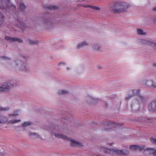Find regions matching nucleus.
Instances as JSON below:
<instances>
[{"instance_id":"6","label":"nucleus","mask_w":156,"mask_h":156,"mask_svg":"<svg viewBox=\"0 0 156 156\" xmlns=\"http://www.w3.org/2000/svg\"><path fill=\"white\" fill-rule=\"evenodd\" d=\"M15 62L17 69L23 71H27L30 69L28 66L22 61H17Z\"/></svg>"},{"instance_id":"18","label":"nucleus","mask_w":156,"mask_h":156,"mask_svg":"<svg viewBox=\"0 0 156 156\" xmlns=\"http://www.w3.org/2000/svg\"><path fill=\"white\" fill-rule=\"evenodd\" d=\"M20 112V110L18 109L15 111L12 114H10L9 115V117H10L11 116H16L19 115V113Z\"/></svg>"},{"instance_id":"33","label":"nucleus","mask_w":156,"mask_h":156,"mask_svg":"<svg viewBox=\"0 0 156 156\" xmlns=\"http://www.w3.org/2000/svg\"><path fill=\"white\" fill-rule=\"evenodd\" d=\"M2 59L5 60L9 61L11 60L10 58L6 56H2L1 57Z\"/></svg>"},{"instance_id":"31","label":"nucleus","mask_w":156,"mask_h":156,"mask_svg":"<svg viewBox=\"0 0 156 156\" xmlns=\"http://www.w3.org/2000/svg\"><path fill=\"white\" fill-rule=\"evenodd\" d=\"M66 65V63L64 62H60L57 63V65L58 66H65Z\"/></svg>"},{"instance_id":"8","label":"nucleus","mask_w":156,"mask_h":156,"mask_svg":"<svg viewBox=\"0 0 156 156\" xmlns=\"http://www.w3.org/2000/svg\"><path fill=\"white\" fill-rule=\"evenodd\" d=\"M112 151H114L116 154L118 155H128L129 153V151L124 150H118L115 149H112Z\"/></svg>"},{"instance_id":"7","label":"nucleus","mask_w":156,"mask_h":156,"mask_svg":"<svg viewBox=\"0 0 156 156\" xmlns=\"http://www.w3.org/2000/svg\"><path fill=\"white\" fill-rule=\"evenodd\" d=\"M140 42L144 44H146L152 46L156 49V42L153 40H140Z\"/></svg>"},{"instance_id":"17","label":"nucleus","mask_w":156,"mask_h":156,"mask_svg":"<svg viewBox=\"0 0 156 156\" xmlns=\"http://www.w3.org/2000/svg\"><path fill=\"white\" fill-rule=\"evenodd\" d=\"M29 135L31 138H37L39 137V135L35 133L29 132Z\"/></svg>"},{"instance_id":"39","label":"nucleus","mask_w":156,"mask_h":156,"mask_svg":"<svg viewBox=\"0 0 156 156\" xmlns=\"http://www.w3.org/2000/svg\"><path fill=\"white\" fill-rule=\"evenodd\" d=\"M113 144V143H110L109 144L110 145H112Z\"/></svg>"},{"instance_id":"12","label":"nucleus","mask_w":156,"mask_h":156,"mask_svg":"<svg viewBox=\"0 0 156 156\" xmlns=\"http://www.w3.org/2000/svg\"><path fill=\"white\" fill-rule=\"evenodd\" d=\"M148 108L150 111H156V101L151 102L149 105Z\"/></svg>"},{"instance_id":"4","label":"nucleus","mask_w":156,"mask_h":156,"mask_svg":"<svg viewBox=\"0 0 156 156\" xmlns=\"http://www.w3.org/2000/svg\"><path fill=\"white\" fill-rule=\"evenodd\" d=\"M19 84L18 82L15 80H11L0 84L1 92H8L13 87H16Z\"/></svg>"},{"instance_id":"41","label":"nucleus","mask_w":156,"mask_h":156,"mask_svg":"<svg viewBox=\"0 0 156 156\" xmlns=\"http://www.w3.org/2000/svg\"><path fill=\"white\" fill-rule=\"evenodd\" d=\"M153 66L154 67H156V64H154Z\"/></svg>"},{"instance_id":"2","label":"nucleus","mask_w":156,"mask_h":156,"mask_svg":"<svg viewBox=\"0 0 156 156\" xmlns=\"http://www.w3.org/2000/svg\"><path fill=\"white\" fill-rule=\"evenodd\" d=\"M51 134L52 135H54L57 138H61L64 140H66L70 141V142L71 145L72 146L81 147L83 146V144L79 142L76 141L73 139L68 137L67 136L62 134L58 133H55L53 131L51 132Z\"/></svg>"},{"instance_id":"10","label":"nucleus","mask_w":156,"mask_h":156,"mask_svg":"<svg viewBox=\"0 0 156 156\" xmlns=\"http://www.w3.org/2000/svg\"><path fill=\"white\" fill-rule=\"evenodd\" d=\"M93 51L95 52H99L102 51L100 44L99 43H94L92 45Z\"/></svg>"},{"instance_id":"42","label":"nucleus","mask_w":156,"mask_h":156,"mask_svg":"<svg viewBox=\"0 0 156 156\" xmlns=\"http://www.w3.org/2000/svg\"><path fill=\"white\" fill-rule=\"evenodd\" d=\"M0 156H2V154L0 152Z\"/></svg>"},{"instance_id":"16","label":"nucleus","mask_w":156,"mask_h":156,"mask_svg":"<svg viewBox=\"0 0 156 156\" xmlns=\"http://www.w3.org/2000/svg\"><path fill=\"white\" fill-rule=\"evenodd\" d=\"M146 151L152 154L154 156H156V149L153 148H147L145 151V152Z\"/></svg>"},{"instance_id":"3","label":"nucleus","mask_w":156,"mask_h":156,"mask_svg":"<svg viewBox=\"0 0 156 156\" xmlns=\"http://www.w3.org/2000/svg\"><path fill=\"white\" fill-rule=\"evenodd\" d=\"M129 5L126 2H115L113 6L111 7L112 10L115 13L124 12L126 10Z\"/></svg>"},{"instance_id":"32","label":"nucleus","mask_w":156,"mask_h":156,"mask_svg":"<svg viewBox=\"0 0 156 156\" xmlns=\"http://www.w3.org/2000/svg\"><path fill=\"white\" fill-rule=\"evenodd\" d=\"M145 147V146L144 145H141L140 146L137 145V149L140 151L142 150Z\"/></svg>"},{"instance_id":"20","label":"nucleus","mask_w":156,"mask_h":156,"mask_svg":"<svg viewBox=\"0 0 156 156\" xmlns=\"http://www.w3.org/2000/svg\"><path fill=\"white\" fill-rule=\"evenodd\" d=\"M83 6L86 8L90 7L93 9L97 10H98L100 9V8L99 7L95 6H93L91 5H84Z\"/></svg>"},{"instance_id":"37","label":"nucleus","mask_w":156,"mask_h":156,"mask_svg":"<svg viewBox=\"0 0 156 156\" xmlns=\"http://www.w3.org/2000/svg\"><path fill=\"white\" fill-rule=\"evenodd\" d=\"M13 40L14 41H17V42H20V43L23 42L22 40H21V39H20V40Z\"/></svg>"},{"instance_id":"40","label":"nucleus","mask_w":156,"mask_h":156,"mask_svg":"<svg viewBox=\"0 0 156 156\" xmlns=\"http://www.w3.org/2000/svg\"><path fill=\"white\" fill-rule=\"evenodd\" d=\"M67 69H68V70H70V69H71V68H69V67H67Z\"/></svg>"},{"instance_id":"24","label":"nucleus","mask_w":156,"mask_h":156,"mask_svg":"<svg viewBox=\"0 0 156 156\" xmlns=\"http://www.w3.org/2000/svg\"><path fill=\"white\" fill-rule=\"evenodd\" d=\"M4 17L2 13L0 12V26L3 23Z\"/></svg>"},{"instance_id":"29","label":"nucleus","mask_w":156,"mask_h":156,"mask_svg":"<svg viewBox=\"0 0 156 156\" xmlns=\"http://www.w3.org/2000/svg\"><path fill=\"white\" fill-rule=\"evenodd\" d=\"M86 99L89 102H92L94 100V98L90 96H88L86 97Z\"/></svg>"},{"instance_id":"11","label":"nucleus","mask_w":156,"mask_h":156,"mask_svg":"<svg viewBox=\"0 0 156 156\" xmlns=\"http://www.w3.org/2000/svg\"><path fill=\"white\" fill-rule=\"evenodd\" d=\"M105 125L107 127V128L105 129L106 131L108 130V129L109 127H116L119 126L118 124H116L114 122H105Z\"/></svg>"},{"instance_id":"13","label":"nucleus","mask_w":156,"mask_h":156,"mask_svg":"<svg viewBox=\"0 0 156 156\" xmlns=\"http://www.w3.org/2000/svg\"><path fill=\"white\" fill-rule=\"evenodd\" d=\"M89 44L88 42L86 41H84L77 44V49H80L85 46H89Z\"/></svg>"},{"instance_id":"35","label":"nucleus","mask_w":156,"mask_h":156,"mask_svg":"<svg viewBox=\"0 0 156 156\" xmlns=\"http://www.w3.org/2000/svg\"><path fill=\"white\" fill-rule=\"evenodd\" d=\"M133 97V95L130 94H129V95L126 97V99L127 100H129L130 99L132 98Z\"/></svg>"},{"instance_id":"15","label":"nucleus","mask_w":156,"mask_h":156,"mask_svg":"<svg viewBox=\"0 0 156 156\" xmlns=\"http://www.w3.org/2000/svg\"><path fill=\"white\" fill-rule=\"evenodd\" d=\"M17 24H16V26L22 29V30H23L25 27L24 23H23L20 21L19 20H17Z\"/></svg>"},{"instance_id":"1","label":"nucleus","mask_w":156,"mask_h":156,"mask_svg":"<svg viewBox=\"0 0 156 156\" xmlns=\"http://www.w3.org/2000/svg\"><path fill=\"white\" fill-rule=\"evenodd\" d=\"M140 91L139 89L133 90H129V94L133 95H136V99L133 101L132 105V110L135 111H138L139 110V103L143 100V97L139 95Z\"/></svg>"},{"instance_id":"34","label":"nucleus","mask_w":156,"mask_h":156,"mask_svg":"<svg viewBox=\"0 0 156 156\" xmlns=\"http://www.w3.org/2000/svg\"><path fill=\"white\" fill-rule=\"evenodd\" d=\"M150 140L152 143L156 144V138H151L150 139Z\"/></svg>"},{"instance_id":"26","label":"nucleus","mask_w":156,"mask_h":156,"mask_svg":"<svg viewBox=\"0 0 156 156\" xmlns=\"http://www.w3.org/2000/svg\"><path fill=\"white\" fill-rule=\"evenodd\" d=\"M28 42L31 44H37L38 43V41L37 40H29Z\"/></svg>"},{"instance_id":"28","label":"nucleus","mask_w":156,"mask_h":156,"mask_svg":"<svg viewBox=\"0 0 156 156\" xmlns=\"http://www.w3.org/2000/svg\"><path fill=\"white\" fill-rule=\"evenodd\" d=\"M26 8V6L23 3H21L20 4V11H23Z\"/></svg>"},{"instance_id":"9","label":"nucleus","mask_w":156,"mask_h":156,"mask_svg":"<svg viewBox=\"0 0 156 156\" xmlns=\"http://www.w3.org/2000/svg\"><path fill=\"white\" fill-rule=\"evenodd\" d=\"M144 84L147 87L156 88V83L152 80H145Z\"/></svg>"},{"instance_id":"14","label":"nucleus","mask_w":156,"mask_h":156,"mask_svg":"<svg viewBox=\"0 0 156 156\" xmlns=\"http://www.w3.org/2000/svg\"><path fill=\"white\" fill-rule=\"evenodd\" d=\"M8 121L7 117L2 115H0V124L4 123Z\"/></svg>"},{"instance_id":"5","label":"nucleus","mask_w":156,"mask_h":156,"mask_svg":"<svg viewBox=\"0 0 156 156\" xmlns=\"http://www.w3.org/2000/svg\"><path fill=\"white\" fill-rule=\"evenodd\" d=\"M7 7L16 8V6L11 4L9 0H0V8L4 9Z\"/></svg>"},{"instance_id":"27","label":"nucleus","mask_w":156,"mask_h":156,"mask_svg":"<svg viewBox=\"0 0 156 156\" xmlns=\"http://www.w3.org/2000/svg\"><path fill=\"white\" fill-rule=\"evenodd\" d=\"M137 34L139 35H144L145 33L143 32V30L140 29H137Z\"/></svg>"},{"instance_id":"21","label":"nucleus","mask_w":156,"mask_h":156,"mask_svg":"<svg viewBox=\"0 0 156 156\" xmlns=\"http://www.w3.org/2000/svg\"><path fill=\"white\" fill-rule=\"evenodd\" d=\"M58 93L59 94H67L69 93V91L66 90H59L58 91Z\"/></svg>"},{"instance_id":"19","label":"nucleus","mask_w":156,"mask_h":156,"mask_svg":"<svg viewBox=\"0 0 156 156\" xmlns=\"http://www.w3.org/2000/svg\"><path fill=\"white\" fill-rule=\"evenodd\" d=\"M21 121V120L20 119H13L10 120H8V121L6 122H7L9 124H14L19 122Z\"/></svg>"},{"instance_id":"38","label":"nucleus","mask_w":156,"mask_h":156,"mask_svg":"<svg viewBox=\"0 0 156 156\" xmlns=\"http://www.w3.org/2000/svg\"><path fill=\"white\" fill-rule=\"evenodd\" d=\"M153 10L156 12V7H154L153 9Z\"/></svg>"},{"instance_id":"23","label":"nucleus","mask_w":156,"mask_h":156,"mask_svg":"<svg viewBox=\"0 0 156 156\" xmlns=\"http://www.w3.org/2000/svg\"><path fill=\"white\" fill-rule=\"evenodd\" d=\"M47 8L48 9L51 10H55L58 9L57 6L52 5H49L47 6Z\"/></svg>"},{"instance_id":"36","label":"nucleus","mask_w":156,"mask_h":156,"mask_svg":"<svg viewBox=\"0 0 156 156\" xmlns=\"http://www.w3.org/2000/svg\"><path fill=\"white\" fill-rule=\"evenodd\" d=\"M5 39H19L18 38H13V37H10L6 36L5 37Z\"/></svg>"},{"instance_id":"22","label":"nucleus","mask_w":156,"mask_h":156,"mask_svg":"<svg viewBox=\"0 0 156 156\" xmlns=\"http://www.w3.org/2000/svg\"><path fill=\"white\" fill-rule=\"evenodd\" d=\"M10 109V108L9 107H0V112H6L9 111Z\"/></svg>"},{"instance_id":"25","label":"nucleus","mask_w":156,"mask_h":156,"mask_svg":"<svg viewBox=\"0 0 156 156\" xmlns=\"http://www.w3.org/2000/svg\"><path fill=\"white\" fill-rule=\"evenodd\" d=\"M32 122L30 121L24 122L22 124V126L23 127H26L30 126Z\"/></svg>"},{"instance_id":"30","label":"nucleus","mask_w":156,"mask_h":156,"mask_svg":"<svg viewBox=\"0 0 156 156\" xmlns=\"http://www.w3.org/2000/svg\"><path fill=\"white\" fill-rule=\"evenodd\" d=\"M130 149L133 150H137V145H133L130 146Z\"/></svg>"},{"instance_id":"43","label":"nucleus","mask_w":156,"mask_h":156,"mask_svg":"<svg viewBox=\"0 0 156 156\" xmlns=\"http://www.w3.org/2000/svg\"><path fill=\"white\" fill-rule=\"evenodd\" d=\"M154 22L156 24V19L154 20Z\"/></svg>"}]
</instances>
